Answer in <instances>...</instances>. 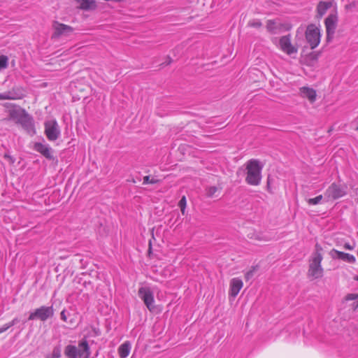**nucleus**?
Segmentation results:
<instances>
[{"label": "nucleus", "mask_w": 358, "mask_h": 358, "mask_svg": "<svg viewBox=\"0 0 358 358\" xmlns=\"http://www.w3.org/2000/svg\"><path fill=\"white\" fill-rule=\"evenodd\" d=\"M131 350V345L129 342H124L118 348V353L121 358H126Z\"/></svg>", "instance_id": "5701e85b"}, {"label": "nucleus", "mask_w": 358, "mask_h": 358, "mask_svg": "<svg viewBox=\"0 0 358 358\" xmlns=\"http://www.w3.org/2000/svg\"><path fill=\"white\" fill-rule=\"evenodd\" d=\"M280 46L282 51L291 54V41L289 39V34L282 36L280 39Z\"/></svg>", "instance_id": "aec40b11"}, {"label": "nucleus", "mask_w": 358, "mask_h": 358, "mask_svg": "<svg viewBox=\"0 0 358 358\" xmlns=\"http://www.w3.org/2000/svg\"><path fill=\"white\" fill-rule=\"evenodd\" d=\"M8 66V57L6 55H0V71Z\"/></svg>", "instance_id": "a878e982"}, {"label": "nucleus", "mask_w": 358, "mask_h": 358, "mask_svg": "<svg viewBox=\"0 0 358 358\" xmlns=\"http://www.w3.org/2000/svg\"><path fill=\"white\" fill-rule=\"evenodd\" d=\"M346 194V191L344 187L332 183L326 190L324 196L328 200H336Z\"/></svg>", "instance_id": "6e6552de"}, {"label": "nucleus", "mask_w": 358, "mask_h": 358, "mask_svg": "<svg viewBox=\"0 0 358 358\" xmlns=\"http://www.w3.org/2000/svg\"><path fill=\"white\" fill-rule=\"evenodd\" d=\"M249 25L253 27L259 28L262 27V24L259 21H252L249 22Z\"/></svg>", "instance_id": "f704fd0d"}, {"label": "nucleus", "mask_w": 358, "mask_h": 358, "mask_svg": "<svg viewBox=\"0 0 358 358\" xmlns=\"http://www.w3.org/2000/svg\"><path fill=\"white\" fill-rule=\"evenodd\" d=\"M187 206V200L185 196H182L178 203V206L180 208L181 213L184 215L185 214V208Z\"/></svg>", "instance_id": "cd10ccee"}, {"label": "nucleus", "mask_w": 358, "mask_h": 358, "mask_svg": "<svg viewBox=\"0 0 358 358\" xmlns=\"http://www.w3.org/2000/svg\"><path fill=\"white\" fill-rule=\"evenodd\" d=\"M27 113L26 110L24 109H13L9 110V116L12 120H15L16 123L20 122L21 119Z\"/></svg>", "instance_id": "412c9836"}, {"label": "nucleus", "mask_w": 358, "mask_h": 358, "mask_svg": "<svg viewBox=\"0 0 358 358\" xmlns=\"http://www.w3.org/2000/svg\"><path fill=\"white\" fill-rule=\"evenodd\" d=\"M343 247L345 249L350 250H352L354 249L353 246H352L350 243H345Z\"/></svg>", "instance_id": "ea45409f"}, {"label": "nucleus", "mask_w": 358, "mask_h": 358, "mask_svg": "<svg viewBox=\"0 0 358 358\" xmlns=\"http://www.w3.org/2000/svg\"><path fill=\"white\" fill-rule=\"evenodd\" d=\"M157 182V180H155L154 178L150 179V176H146L143 178V183L144 185L145 184H155Z\"/></svg>", "instance_id": "2f4dec72"}, {"label": "nucleus", "mask_w": 358, "mask_h": 358, "mask_svg": "<svg viewBox=\"0 0 358 358\" xmlns=\"http://www.w3.org/2000/svg\"><path fill=\"white\" fill-rule=\"evenodd\" d=\"M322 275H323V272H321V271L315 272V271H310V270H308V277L311 280L320 278Z\"/></svg>", "instance_id": "bb28decb"}, {"label": "nucleus", "mask_w": 358, "mask_h": 358, "mask_svg": "<svg viewBox=\"0 0 358 358\" xmlns=\"http://www.w3.org/2000/svg\"><path fill=\"white\" fill-rule=\"evenodd\" d=\"M332 5L333 3L331 1H319L315 8V17L318 20L322 19Z\"/></svg>", "instance_id": "dca6fc26"}, {"label": "nucleus", "mask_w": 358, "mask_h": 358, "mask_svg": "<svg viewBox=\"0 0 358 358\" xmlns=\"http://www.w3.org/2000/svg\"><path fill=\"white\" fill-rule=\"evenodd\" d=\"M263 165L257 159H250L245 164V182L253 186H257L262 180Z\"/></svg>", "instance_id": "f257e3e1"}, {"label": "nucleus", "mask_w": 358, "mask_h": 358, "mask_svg": "<svg viewBox=\"0 0 358 358\" xmlns=\"http://www.w3.org/2000/svg\"><path fill=\"white\" fill-rule=\"evenodd\" d=\"M322 248L318 245H316V250L314 252L312 258L310 260L309 263V268L310 271L323 272V268L322 267L321 263L322 261V255L321 254Z\"/></svg>", "instance_id": "9d476101"}, {"label": "nucleus", "mask_w": 358, "mask_h": 358, "mask_svg": "<svg viewBox=\"0 0 358 358\" xmlns=\"http://www.w3.org/2000/svg\"><path fill=\"white\" fill-rule=\"evenodd\" d=\"M322 36V32L319 24L310 23L307 25L305 31V39L312 50L320 45Z\"/></svg>", "instance_id": "7ed1b4c3"}, {"label": "nucleus", "mask_w": 358, "mask_h": 358, "mask_svg": "<svg viewBox=\"0 0 358 358\" xmlns=\"http://www.w3.org/2000/svg\"><path fill=\"white\" fill-rule=\"evenodd\" d=\"M266 29L271 34H280L283 31L289 30L288 24H281L278 20H269L266 22Z\"/></svg>", "instance_id": "ddd939ff"}, {"label": "nucleus", "mask_w": 358, "mask_h": 358, "mask_svg": "<svg viewBox=\"0 0 358 358\" xmlns=\"http://www.w3.org/2000/svg\"><path fill=\"white\" fill-rule=\"evenodd\" d=\"M24 96V90L20 87H14L11 90L0 93V100L20 99Z\"/></svg>", "instance_id": "f8f14e48"}, {"label": "nucleus", "mask_w": 358, "mask_h": 358, "mask_svg": "<svg viewBox=\"0 0 358 358\" xmlns=\"http://www.w3.org/2000/svg\"><path fill=\"white\" fill-rule=\"evenodd\" d=\"M3 157L5 159H8L11 164H13L15 162V159L13 157H11L10 155H9L8 154L6 153L3 156Z\"/></svg>", "instance_id": "4c0bfd02"}, {"label": "nucleus", "mask_w": 358, "mask_h": 358, "mask_svg": "<svg viewBox=\"0 0 358 358\" xmlns=\"http://www.w3.org/2000/svg\"><path fill=\"white\" fill-rule=\"evenodd\" d=\"M52 27L54 29V33L52 37L54 38H59L61 36H68L73 31L72 27L60 23L57 21L53 22Z\"/></svg>", "instance_id": "1a4fd4ad"}, {"label": "nucleus", "mask_w": 358, "mask_h": 358, "mask_svg": "<svg viewBox=\"0 0 358 358\" xmlns=\"http://www.w3.org/2000/svg\"><path fill=\"white\" fill-rule=\"evenodd\" d=\"M320 52L317 51L308 52L303 49L301 53L300 64L309 67H313L317 63Z\"/></svg>", "instance_id": "423d86ee"}, {"label": "nucleus", "mask_w": 358, "mask_h": 358, "mask_svg": "<svg viewBox=\"0 0 358 358\" xmlns=\"http://www.w3.org/2000/svg\"><path fill=\"white\" fill-rule=\"evenodd\" d=\"M292 53L297 52V49L293 46H292Z\"/></svg>", "instance_id": "79ce46f5"}, {"label": "nucleus", "mask_w": 358, "mask_h": 358, "mask_svg": "<svg viewBox=\"0 0 358 358\" xmlns=\"http://www.w3.org/2000/svg\"><path fill=\"white\" fill-rule=\"evenodd\" d=\"M44 126L45 134L49 141H55L59 137L61 132L58 123L55 120L46 121Z\"/></svg>", "instance_id": "0eeeda50"}, {"label": "nucleus", "mask_w": 358, "mask_h": 358, "mask_svg": "<svg viewBox=\"0 0 358 358\" xmlns=\"http://www.w3.org/2000/svg\"><path fill=\"white\" fill-rule=\"evenodd\" d=\"M357 6V3L355 1H352L345 6V8L348 10H351L353 8H355Z\"/></svg>", "instance_id": "72a5a7b5"}, {"label": "nucleus", "mask_w": 358, "mask_h": 358, "mask_svg": "<svg viewBox=\"0 0 358 358\" xmlns=\"http://www.w3.org/2000/svg\"><path fill=\"white\" fill-rule=\"evenodd\" d=\"M218 189L215 186H211L206 189V195L208 197H213Z\"/></svg>", "instance_id": "c85d7f7f"}, {"label": "nucleus", "mask_w": 358, "mask_h": 358, "mask_svg": "<svg viewBox=\"0 0 358 358\" xmlns=\"http://www.w3.org/2000/svg\"><path fill=\"white\" fill-rule=\"evenodd\" d=\"M243 283L241 279L238 278L231 279L230 281L229 295L232 297H236L243 287Z\"/></svg>", "instance_id": "a211bd4d"}, {"label": "nucleus", "mask_w": 358, "mask_h": 358, "mask_svg": "<svg viewBox=\"0 0 358 358\" xmlns=\"http://www.w3.org/2000/svg\"><path fill=\"white\" fill-rule=\"evenodd\" d=\"M79 8L83 10H92L96 8V1L95 0H80Z\"/></svg>", "instance_id": "4be33fe9"}, {"label": "nucleus", "mask_w": 358, "mask_h": 358, "mask_svg": "<svg viewBox=\"0 0 358 358\" xmlns=\"http://www.w3.org/2000/svg\"><path fill=\"white\" fill-rule=\"evenodd\" d=\"M250 238L258 241H268L270 240L268 236L261 233H254Z\"/></svg>", "instance_id": "393cba45"}, {"label": "nucleus", "mask_w": 358, "mask_h": 358, "mask_svg": "<svg viewBox=\"0 0 358 358\" xmlns=\"http://www.w3.org/2000/svg\"><path fill=\"white\" fill-rule=\"evenodd\" d=\"M354 280L358 281V275L354 277Z\"/></svg>", "instance_id": "37998d69"}, {"label": "nucleus", "mask_w": 358, "mask_h": 358, "mask_svg": "<svg viewBox=\"0 0 358 358\" xmlns=\"http://www.w3.org/2000/svg\"><path fill=\"white\" fill-rule=\"evenodd\" d=\"M52 355V358H59L61 357V349L59 346L54 348Z\"/></svg>", "instance_id": "473e14b6"}, {"label": "nucleus", "mask_w": 358, "mask_h": 358, "mask_svg": "<svg viewBox=\"0 0 358 358\" xmlns=\"http://www.w3.org/2000/svg\"><path fill=\"white\" fill-rule=\"evenodd\" d=\"M258 266H252L250 270H249L245 275V278L246 280H250L253 276L255 272L257 270Z\"/></svg>", "instance_id": "c756f323"}, {"label": "nucleus", "mask_w": 358, "mask_h": 358, "mask_svg": "<svg viewBox=\"0 0 358 358\" xmlns=\"http://www.w3.org/2000/svg\"><path fill=\"white\" fill-rule=\"evenodd\" d=\"M322 199V195H319L315 198L308 199V202L310 205H316L319 203Z\"/></svg>", "instance_id": "7c9ffc66"}, {"label": "nucleus", "mask_w": 358, "mask_h": 358, "mask_svg": "<svg viewBox=\"0 0 358 358\" xmlns=\"http://www.w3.org/2000/svg\"><path fill=\"white\" fill-rule=\"evenodd\" d=\"M324 24L326 31V41L329 43L332 41L338 24V14L336 9L328 15L324 19Z\"/></svg>", "instance_id": "20e7f679"}, {"label": "nucleus", "mask_w": 358, "mask_h": 358, "mask_svg": "<svg viewBox=\"0 0 358 358\" xmlns=\"http://www.w3.org/2000/svg\"><path fill=\"white\" fill-rule=\"evenodd\" d=\"M355 124L356 125L355 129L356 131H358V117L355 119Z\"/></svg>", "instance_id": "a19ab883"}, {"label": "nucleus", "mask_w": 358, "mask_h": 358, "mask_svg": "<svg viewBox=\"0 0 358 358\" xmlns=\"http://www.w3.org/2000/svg\"><path fill=\"white\" fill-rule=\"evenodd\" d=\"M344 300L346 301L355 300L356 302L353 303L354 308H358V293H350L345 296Z\"/></svg>", "instance_id": "b1692460"}, {"label": "nucleus", "mask_w": 358, "mask_h": 358, "mask_svg": "<svg viewBox=\"0 0 358 358\" xmlns=\"http://www.w3.org/2000/svg\"><path fill=\"white\" fill-rule=\"evenodd\" d=\"M299 96L303 99H306L310 103H313L317 99V92L313 88L309 87H302L299 89Z\"/></svg>", "instance_id": "2eb2a0df"}, {"label": "nucleus", "mask_w": 358, "mask_h": 358, "mask_svg": "<svg viewBox=\"0 0 358 358\" xmlns=\"http://www.w3.org/2000/svg\"><path fill=\"white\" fill-rule=\"evenodd\" d=\"M64 354L68 358H90L91 351L87 341L82 339L78 342V347L68 345L65 348Z\"/></svg>", "instance_id": "f03ea898"}, {"label": "nucleus", "mask_w": 358, "mask_h": 358, "mask_svg": "<svg viewBox=\"0 0 358 358\" xmlns=\"http://www.w3.org/2000/svg\"><path fill=\"white\" fill-rule=\"evenodd\" d=\"M332 252H334L336 255V257L338 259H342L345 262H347L348 263H355L356 258L354 255L345 253L343 252L338 251L337 250H333Z\"/></svg>", "instance_id": "6ab92c4d"}, {"label": "nucleus", "mask_w": 358, "mask_h": 358, "mask_svg": "<svg viewBox=\"0 0 358 358\" xmlns=\"http://www.w3.org/2000/svg\"><path fill=\"white\" fill-rule=\"evenodd\" d=\"M34 149L49 160H53L55 159L53 155V150L48 144L36 143L34 145Z\"/></svg>", "instance_id": "4468645a"}, {"label": "nucleus", "mask_w": 358, "mask_h": 358, "mask_svg": "<svg viewBox=\"0 0 358 358\" xmlns=\"http://www.w3.org/2000/svg\"><path fill=\"white\" fill-rule=\"evenodd\" d=\"M22 128L29 134H35L33 118L27 113L18 122Z\"/></svg>", "instance_id": "f3484780"}, {"label": "nucleus", "mask_w": 358, "mask_h": 358, "mask_svg": "<svg viewBox=\"0 0 358 358\" xmlns=\"http://www.w3.org/2000/svg\"><path fill=\"white\" fill-rule=\"evenodd\" d=\"M60 317H61V319L64 321V322H67V317H66V310H63L61 313H60Z\"/></svg>", "instance_id": "e433bc0d"}, {"label": "nucleus", "mask_w": 358, "mask_h": 358, "mask_svg": "<svg viewBox=\"0 0 358 358\" xmlns=\"http://www.w3.org/2000/svg\"><path fill=\"white\" fill-rule=\"evenodd\" d=\"M10 328V327L8 326V323L5 324L2 327H0V334L6 331Z\"/></svg>", "instance_id": "58836bf2"}, {"label": "nucleus", "mask_w": 358, "mask_h": 358, "mask_svg": "<svg viewBox=\"0 0 358 358\" xmlns=\"http://www.w3.org/2000/svg\"><path fill=\"white\" fill-rule=\"evenodd\" d=\"M20 322V320L18 317H15L13 320H12L10 322L8 323V326L10 327V328L14 325H15L17 323Z\"/></svg>", "instance_id": "c9c22d12"}, {"label": "nucleus", "mask_w": 358, "mask_h": 358, "mask_svg": "<svg viewBox=\"0 0 358 358\" xmlns=\"http://www.w3.org/2000/svg\"><path fill=\"white\" fill-rule=\"evenodd\" d=\"M138 296L143 301L147 308L152 310L154 308V296L149 287H142L138 289Z\"/></svg>", "instance_id": "9b49d317"}, {"label": "nucleus", "mask_w": 358, "mask_h": 358, "mask_svg": "<svg viewBox=\"0 0 358 358\" xmlns=\"http://www.w3.org/2000/svg\"><path fill=\"white\" fill-rule=\"evenodd\" d=\"M53 315L54 309L52 306H42L30 313L28 320H40L41 321L45 322L52 317Z\"/></svg>", "instance_id": "39448f33"}]
</instances>
